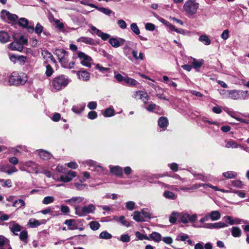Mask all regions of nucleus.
<instances>
[{
    "label": "nucleus",
    "mask_w": 249,
    "mask_h": 249,
    "mask_svg": "<svg viewBox=\"0 0 249 249\" xmlns=\"http://www.w3.org/2000/svg\"><path fill=\"white\" fill-rule=\"evenodd\" d=\"M27 80L28 78L25 73L15 71L10 76L8 82L11 85L18 86L24 84Z\"/></svg>",
    "instance_id": "f257e3e1"
},
{
    "label": "nucleus",
    "mask_w": 249,
    "mask_h": 249,
    "mask_svg": "<svg viewBox=\"0 0 249 249\" xmlns=\"http://www.w3.org/2000/svg\"><path fill=\"white\" fill-rule=\"evenodd\" d=\"M69 79L64 75L54 78L52 82V89L56 91L64 88L69 83Z\"/></svg>",
    "instance_id": "f03ea898"
},
{
    "label": "nucleus",
    "mask_w": 249,
    "mask_h": 249,
    "mask_svg": "<svg viewBox=\"0 0 249 249\" xmlns=\"http://www.w3.org/2000/svg\"><path fill=\"white\" fill-rule=\"evenodd\" d=\"M225 93L228 94V98L233 100H245L247 98L248 93V90H227L224 91Z\"/></svg>",
    "instance_id": "7ed1b4c3"
},
{
    "label": "nucleus",
    "mask_w": 249,
    "mask_h": 249,
    "mask_svg": "<svg viewBox=\"0 0 249 249\" xmlns=\"http://www.w3.org/2000/svg\"><path fill=\"white\" fill-rule=\"evenodd\" d=\"M95 210V206L90 204L87 206H84L82 208L79 206H75V213L79 216L82 217L89 213H92Z\"/></svg>",
    "instance_id": "20e7f679"
},
{
    "label": "nucleus",
    "mask_w": 249,
    "mask_h": 249,
    "mask_svg": "<svg viewBox=\"0 0 249 249\" xmlns=\"http://www.w3.org/2000/svg\"><path fill=\"white\" fill-rule=\"evenodd\" d=\"M199 4L194 0H188L183 5V8L188 14H195L198 8Z\"/></svg>",
    "instance_id": "39448f33"
},
{
    "label": "nucleus",
    "mask_w": 249,
    "mask_h": 249,
    "mask_svg": "<svg viewBox=\"0 0 249 249\" xmlns=\"http://www.w3.org/2000/svg\"><path fill=\"white\" fill-rule=\"evenodd\" d=\"M22 164L24 166V168H25L24 170H27L30 173L38 174L41 172L40 167L33 161L24 162Z\"/></svg>",
    "instance_id": "423d86ee"
},
{
    "label": "nucleus",
    "mask_w": 249,
    "mask_h": 249,
    "mask_svg": "<svg viewBox=\"0 0 249 249\" xmlns=\"http://www.w3.org/2000/svg\"><path fill=\"white\" fill-rule=\"evenodd\" d=\"M76 53L81 60L80 63L84 66L90 68L91 62L92 61L91 57L81 51H77Z\"/></svg>",
    "instance_id": "0eeeda50"
},
{
    "label": "nucleus",
    "mask_w": 249,
    "mask_h": 249,
    "mask_svg": "<svg viewBox=\"0 0 249 249\" xmlns=\"http://www.w3.org/2000/svg\"><path fill=\"white\" fill-rule=\"evenodd\" d=\"M197 218V215L196 213L191 215L188 213H182L180 214V222L184 224H186L189 222H195Z\"/></svg>",
    "instance_id": "6e6552de"
},
{
    "label": "nucleus",
    "mask_w": 249,
    "mask_h": 249,
    "mask_svg": "<svg viewBox=\"0 0 249 249\" xmlns=\"http://www.w3.org/2000/svg\"><path fill=\"white\" fill-rule=\"evenodd\" d=\"M132 97L136 100H141L144 104L147 103L149 99V96L147 93L141 90L135 91L132 95Z\"/></svg>",
    "instance_id": "1a4fd4ad"
},
{
    "label": "nucleus",
    "mask_w": 249,
    "mask_h": 249,
    "mask_svg": "<svg viewBox=\"0 0 249 249\" xmlns=\"http://www.w3.org/2000/svg\"><path fill=\"white\" fill-rule=\"evenodd\" d=\"M76 175L74 171H69L65 175H62L59 178L55 179L56 181L68 182L71 181Z\"/></svg>",
    "instance_id": "9d476101"
},
{
    "label": "nucleus",
    "mask_w": 249,
    "mask_h": 249,
    "mask_svg": "<svg viewBox=\"0 0 249 249\" xmlns=\"http://www.w3.org/2000/svg\"><path fill=\"white\" fill-rule=\"evenodd\" d=\"M125 40L122 38L111 37L109 39V44L114 48H118L123 45Z\"/></svg>",
    "instance_id": "9b49d317"
},
{
    "label": "nucleus",
    "mask_w": 249,
    "mask_h": 249,
    "mask_svg": "<svg viewBox=\"0 0 249 249\" xmlns=\"http://www.w3.org/2000/svg\"><path fill=\"white\" fill-rule=\"evenodd\" d=\"M84 197L75 196L72 197L71 199L66 200L65 202L66 203L73 206L75 208V206H77V205L82 203L84 201Z\"/></svg>",
    "instance_id": "f8f14e48"
},
{
    "label": "nucleus",
    "mask_w": 249,
    "mask_h": 249,
    "mask_svg": "<svg viewBox=\"0 0 249 249\" xmlns=\"http://www.w3.org/2000/svg\"><path fill=\"white\" fill-rule=\"evenodd\" d=\"M0 249H12L9 240L2 235H0Z\"/></svg>",
    "instance_id": "ddd939ff"
},
{
    "label": "nucleus",
    "mask_w": 249,
    "mask_h": 249,
    "mask_svg": "<svg viewBox=\"0 0 249 249\" xmlns=\"http://www.w3.org/2000/svg\"><path fill=\"white\" fill-rule=\"evenodd\" d=\"M59 62L63 68L70 69L73 68L75 64L74 62L72 61L69 62L68 60V55L60 59Z\"/></svg>",
    "instance_id": "4468645a"
},
{
    "label": "nucleus",
    "mask_w": 249,
    "mask_h": 249,
    "mask_svg": "<svg viewBox=\"0 0 249 249\" xmlns=\"http://www.w3.org/2000/svg\"><path fill=\"white\" fill-rule=\"evenodd\" d=\"M76 74L79 79L84 81H89L90 77V73L86 71H77Z\"/></svg>",
    "instance_id": "2eb2a0df"
},
{
    "label": "nucleus",
    "mask_w": 249,
    "mask_h": 249,
    "mask_svg": "<svg viewBox=\"0 0 249 249\" xmlns=\"http://www.w3.org/2000/svg\"><path fill=\"white\" fill-rule=\"evenodd\" d=\"M9 228L11 231L15 234L18 235V232L20 231L21 230V226L16 223L15 221H12L10 223Z\"/></svg>",
    "instance_id": "dca6fc26"
},
{
    "label": "nucleus",
    "mask_w": 249,
    "mask_h": 249,
    "mask_svg": "<svg viewBox=\"0 0 249 249\" xmlns=\"http://www.w3.org/2000/svg\"><path fill=\"white\" fill-rule=\"evenodd\" d=\"M9 48L11 50L21 52L23 50V46L18 41H15L9 44Z\"/></svg>",
    "instance_id": "f3484780"
},
{
    "label": "nucleus",
    "mask_w": 249,
    "mask_h": 249,
    "mask_svg": "<svg viewBox=\"0 0 249 249\" xmlns=\"http://www.w3.org/2000/svg\"><path fill=\"white\" fill-rule=\"evenodd\" d=\"M64 223L68 226V229L70 230H74L78 229L77 225L75 223V220L74 219L66 220Z\"/></svg>",
    "instance_id": "a211bd4d"
},
{
    "label": "nucleus",
    "mask_w": 249,
    "mask_h": 249,
    "mask_svg": "<svg viewBox=\"0 0 249 249\" xmlns=\"http://www.w3.org/2000/svg\"><path fill=\"white\" fill-rule=\"evenodd\" d=\"M89 163L90 165V170L96 171L97 173H101L103 171L102 167L100 165H96V162L93 160H89Z\"/></svg>",
    "instance_id": "6ab92c4d"
},
{
    "label": "nucleus",
    "mask_w": 249,
    "mask_h": 249,
    "mask_svg": "<svg viewBox=\"0 0 249 249\" xmlns=\"http://www.w3.org/2000/svg\"><path fill=\"white\" fill-rule=\"evenodd\" d=\"M37 152H38L40 158L43 160H48L50 159L52 157L51 153L47 151L39 150V151H37Z\"/></svg>",
    "instance_id": "aec40b11"
},
{
    "label": "nucleus",
    "mask_w": 249,
    "mask_h": 249,
    "mask_svg": "<svg viewBox=\"0 0 249 249\" xmlns=\"http://www.w3.org/2000/svg\"><path fill=\"white\" fill-rule=\"evenodd\" d=\"M78 42H83L86 44L93 45L94 44V40L90 37L82 36L77 39Z\"/></svg>",
    "instance_id": "412c9836"
},
{
    "label": "nucleus",
    "mask_w": 249,
    "mask_h": 249,
    "mask_svg": "<svg viewBox=\"0 0 249 249\" xmlns=\"http://www.w3.org/2000/svg\"><path fill=\"white\" fill-rule=\"evenodd\" d=\"M43 222H41L39 220L35 218H30L28 221V226L32 228H36L40 226L41 224L44 223L45 221L43 220Z\"/></svg>",
    "instance_id": "4be33fe9"
},
{
    "label": "nucleus",
    "mask_w": 249,
    "mask_h": 249,
    "mask_svg": "<svg viewBox=\"0 0 249 249\" xmlns=\"http://www.w3.org/2000/svg\"><path fill=\"white\" fill-rule=\"evenodd\" d=\"M54 53L58 57L59 61L68 55V53L65 50L60 49H56Z\"/></svg>",
    "instance_id": "5701e85b"
},
{
    "label": "nucleus",
    "mask_w": 249,
    "mask_h": 249,
    "mask_svg": "<svg viewBox=\"0 0 249 249\" xmlns=\"http://www.w3.org/2000/svg\"><path fill=\"white\" fill-rule=\"evenodd\" d=\"M208 213L210 219L212 221L219 220L221 217V214L218 211H213Z\"/></svg>",
    "instance_id": "b1692460"
},
{
    "label": "nucleus",
    "mask_w": 249,
    "mask_h": 249,
    "mask_svg": "<svg viewBox=\"0 0 249 249\" xmlns=\"http://www.w3.org/2000/svg\"><path fill=\"white\" fill-rule=\"evenodd\" d=\"M110 172L117 176L122 177L123 175L122 168L118 166L110 167Z\"/></svg>",
    "instance_id": "393cba45"
},
{
    "label": "nucleus",
    "mask_w": 249,
    "mask_h": 249,
    "mask_svg": "<svg viewBox=\"0 0 249 249\" xmlns=\"http://www.w3.org/2000/svg\"><path fill=\"white\" fill-rule=\"evenodd\" d=\"M113 219L116 222L120 223L122 225L125 227H128L129 226V222L125 219V217L124 216H121L119 217L115 216Z\"/></svg>",
    "instance_id": "a878e982"
},
{
    "label": "nucleus",
    "mask_w": 249,
    "mask_h": 249,
    "mask_svg": "<svg viewBox=\"0 0 249 249\" xmlns=\"http://www.w3.org/2000/svg\"><path fill=\"white\" fill-rule=\"evenodd\" d=\"M9 39L8 34L4 31H0V42L2 43L7 42Z\"/></svg>",
    "instance_id": "bb28decb"
},
{
    "label": "nucleus",
    "mask_w": 249,
    "mask_h": 249,
    "mask_svg": "<svg viewBox=\"0 0 249 249\" xmlns=\"http://www.w3.org/2000/svg\"><path fill=\"white\" fill-rule=\"evenodd\" d=\"M42 55L43 56L44 58L46 59H50L53 63L55 62V60L53 57V55L49 51L47 50L43 51L42 53Z\"/></svg>",
    "instance_id": "cd10ccee"
},
{
    "label": "nucleus",
    "mask_w": 249,
    "mask_h": 249,
    "mask_svg": "<svg viewBox=\"0 0 249 249\" xmlns=\"http://www.w3.org/2000/svg\"><path fill=\"white\" fill-rule=\"evenodd\" d=\"M133 218L137 222H142L144 221L142 213L138 211L134 212L133 215Z\"/></svg>",
    "instance_id": "c85d7f7f"
},
{
    "label": "nucleus",
    "mask_w": 249,
    "mask_h": 249,
    "mask_svg": "<svg viewBox=\"0 0 249 249\" xmlns=\"http://www.w3.org/2000/svg\"><path fill=\"white\" fill-rule=\"evenodd\" d=\"M150 238L155 242H159L161 240V235L158 232H153L150 234Z\"/></svg>",
    "instance_id": "c756f323"
},
{
    "label": "nucleus",
    "mask_w": 249,
    "mask_h": 249,
    "mask_svg": "<svg viewBox=\"0 0 249 249\" xmlns=\"http://www.w3.org/2000/svg\"><path fill=\"white\" fill-rule=\"evenodd\" d=\"M193 60L192 65L196 69L200 68L203 64L204 60L203 59L197 60L195 58H193Z\"/></svg>",
    "instance_id": "7c9ffc66"
},
{
    "label": "nucleus",
    "mask_w": 249,
    "mask_h": 249,
    "mask_svg": "<svg viewBox=\"0 0 249 249\" xmlns=\"http://www.w3.org/2000/svg\"><path fill=\"white\" fill-rule=\"evenodd\" d=\"M168 124V121L166 117H161L158 121L159 125L162 128L166 127Z\"/></svg>",
    "instance_id": "2f4dec72"
},
{
    "label": "nucleus",
    "mask_w": 249,
    "mask_h": 249,
    "mask_svg": "<svg viewBox=\"0 0 249 249\" xmlns=\"http://www.w3.org/2000/svg\"><path fill=\"white\" fill-rule=\"evenodd\" d=\"M231 234L235 237H239L241 234V230L238 227H233L231 229Z\"/></svg>",
    "instance_id": "473e14b6"
},
{
    "label": "nucleus",
    "mask_w": 249,
    "mask_h": 249,
    "mask_svg": "<svg viewBox=\"0 0 249 249\" xmlns=\"http://www.w3.org/2000/svg\"><path fill=\"white\" fill-rule=\"evenodd\" d=\"M225 147L226 148H235L238 147H241V146L240 145L237 144L235 141L233 140H230L227 142Z\"/></svg>",
    "instance_id": "72a5a7b5"
},
{
    "label": "nucleus",
    "mask_w": 249,
    "mask_h": 249,
    "mask_svg": "<svg viewBox=\"0 0 249 249\" xmlns=\"http://www.w3.org/2000/svg\"><path fill=\"white\" fill-rule=\"evenodd\" d=\"M163 195L165 198L168 199L174 200L176 199L177 198V196L174 193L168 191H165L163 193Z\"/></svg>",
    "instance_id": "f704fd0d"
},
{
    "label": "nucleus",
    "mask_w": 249,
    "mask_h": 249,
    "mask_svg": "<svg viewBox=\"0 0 249 249\" xmlns=\"http://www.w3.org/2000/svg\"><path fill=\"white\" fill-rule=\"evenodd\" d=\"M179 216L178 213L173 212L169 217V222L171 224H174L176 223L177 218Z\"/></svg>",
    "instance_id": "c9c22d12"
},
{
    "label": "nucleus",
    "mask_w": 249,
    "mask_h": 249,
    "mask_svg": "<svg viewBox=\"0 0 249 249\" xmlns=\"http://www.w3.org/2000/svg\"><path fill=\"white\" fill-rule=\"evenodd\" d=\"M223 176L227 178H234L237 176L236 173L233 171H228L222 174Z\"/></svg>",
    "instance_id": "e433bc0d"
},
{
    "label": "nucleus",
    "mask_w": 249,
    "mask_h": 249,
    "mask_svg": "<svg viewBox=\"0 0 249 249\" xmlns=\"http://www.w3.org/2000/svg\"><path fill=\"white\" fill-rule=\"evenodd\" d=\"M25 203L23 200L19 199L18 200H15L13 204V207H18V208H21L22 207L25 206Z\"/></svg>",
    "instance_id": "4c0bfd02"
},
{
    "label": "nucleus",
    "mask_w": 249,
    "mask_h": 249,
    "mask_svg": "<svg viewBox=\"0 0 249 249\" xmlns=\"http://www.w3.org/2000/svg\"><path fill=\"white\" fill-rule=\"evenodd\" d=\"M124 82L132 86H136L138 84L136 80L127 76L125 77Z\"/></svg>",
    "instance_id": "58836bf2"
},
{
    "label": "nucleus",
    "mask_w": 249,
    "mask_h": 249,
    "mask_svg": "<svg viewBox=\"0 0 249 249\" xmlns=\"http://www.w3.org/2000/svg\"><path fill=\"white\" fill-rule=\"evenodd\" d=\"M199 40L201 42H203L206 45H210L211 42V40L206 35L201 36L199 37Z\"/></svg>",
    "instance_id": "ea45409f"
},
{
    "label": "nucleus",
    "mask_w": 249,
    "mask_h": 249,
    "mask_svg": "<svg viewBox=\"0 0 249 249\" xmlns=\"http://www.w3.org/2000/svg\"><path fill=\"white\" fill-rule=\"evenodd\" d=\"M54 201V197L53 196H47L45 197L43 200L42 203L45 205L53 203Z\"/></svg>",
    "instance_id": "a19ab883"
},
{
    "label": "nucleus",
    "mask_w": 249,
    "mask_h": 249,
    "mask_svg": "<svg viewBox=\"0 0 249 249\" xmlns=\"http://www.w3.org/2000/svg\"><path fill=\"white\" fill-rule=\"evenodd\" d=\"M84 105H80L79 106H73L72 108V110L75 113H80L84 110Z\"/></svg>",
    "instance_id": "79ce46f5"
},
{
    "label": "nucleus",
    "mask_w": 249,
    "mask_h": 249,
    "mask_svg": "<svg viewBox=\"0 0 249 249\" xmlns=\"http://www.w3.org/2000/svg\"><path fill=\"white\" fill-rule=\"evenodd\" d=\"M130 28L134 33L137 35H139L140 31L137 25L135 23H133L130 25Z\"/></svg>",
    "instance_id": "37998d69"
},
{
    "label": "nucleus",
    "mask_w": 249,
    "mask_h": 249,
    "mask_svg": "<svg viewBox=\"0 0 249 249\" xmlns=\"http://www.w3.org/2000/svg\"><path fill=\"white\" fill-rule=\"evenodd\" d=\"M224 219L226 223H229L230 225H233L234 224H239V222H235L231 216H225L224 217Z\"/></svg>",
    "instance_id": "c03bdc74"
},
{
    "label": "nucleus",
    "mask_w": 249,
    "mask_h": 249,
    "mask_svg": "<svg viewBox=\"0 0 249 249\" xmlns=\"http://www.w3.org/2000/svg\"><path fill=\"white\" fill-rule=\"evenodd\" d=\"M194 177H198L197 179L201 180L203 181H206L208 180H210V176H205L201 174H196L195 173L193 174Z\"/></svg>",
    "instance_id": "a18cd8bd"
},
{
    "label": "nucleus",
    "mask_w": 249,
    "mask_h": 249,
    "mask_svg": "<svg viewBox=\"0 0 249 249\" xmlns=\"http://www.w3.org/2000/svg\"><path fill=\"white\" fill-rule=\"evenodd\" d=\"M99 237L101 239H109L112 237V235L107 231H104L100 234Z\"/></svg>",
    "instance_id": "49530a36"
},
{
    "label": "nucleus",
    "mask_w": 249,
    "mask_h": 249,
    "mask_svg": "<svg viewBox=\"0 0 249 249\" xmlns=\"http://www.w3.org/2000/svg\"><path fill=\"white\" fill-rule=\"evenodd\" d=\"M104 116L106 117H111L114 115V109L112 108H107L105 110Z\"/></svg>",
    "instance_id": "de8ad7c7"
},
{
    "label": "nucleus",
    "mask_w": 249,
    "mask_h": 249,
    "mask_svg": "<svg viewBox=\"0 0 249 249\" xmlns=\"http://www.w3.org/2000/svg\"><path fill=\"white\" fill-rule=\"evenodd\" d=\"M135 235H136V237L139 240H144V239L148 240H149V237L147 236H146V235H144V234H143L141 233L139 231H136L135 232Z\"/></svg>",
    "instance_id": "09e8293b"
},
{
    "label": "nucleus",
    "mask_w": 249,
    "mask_h": 249,
    "mask_svg": "<svg viewBox=\"0 0 249 249\" xmlns=\"http://www.w3.org/2000/svg\"><path fill=\"white\" fill-rule=\"evenodd\" d=\"M28 20L24 18H20L18 21L19 25L24 28H25V27H27V25L28 24Z\"/></svg>",
    "instance_id": "8fccbe9b"
},
{
    "label": "nucleus",
    "mask_w": 249,
    "mask_h": 249,
    "mask_svg": "<svg viewBox=\"0 0 249 249\" xmlns=\"http://www.w3.org/2000/svg\"><path fill=\"white\" fill-rule=\"evenodd\" d=\"M28 237V233L27 231H22L19 235V238L21 240L23 241L25 243H27V238Z\"/></svg>",
    "instance_id": "3c124183"
},
{
    "label": "nucleus",
    "mask_w": 249,
    "mask_h": 249,
    "mask_svg": "<svg viewBox=\"0 0 249 249\" xmlns=\"http://www.w3.org/2000/svg\"><path fill=\"white\" fill-rule=\"evenodd\" d=\"M89 226L93 231L97 230L100 227V224L97 221H92L89 223Z\"/></svg>",
    "instance_id": "603ef678"
},
{
    "label": "nucleus",
    "mask_w": 249,
    "mask_h": 249,
    "mask_svg": "<svg viewBox=\"0 0 249 249\" xmlns=\"http://www.w3.org/2000/svg\"><path fill=\"white\" fill-rule=\"evenodd\" d=\"M43 27L39 23H37L35 28V33L38 36L43 32Z\"/></svg>",
    "instance_id": "864d4df0"
},
{
    "label": "nucleus",
    "mask_w": 249,
    "mask_h": 249,
    "mask_svg": "<svg viewBox=\"0 0 249 249\" xmlns=\"http://www.w3.org/2000/svg\"><path fill=\"white\" fill-rule=\"evenodd\" d=\"M96 69L100 71L104 72L105 71L110 72L111 70L108 68H105L101 66L100 64H97L95 66Z\"/></svg>",
    "instance_id": "5fc2aeb1"
},
{
    "label": "nucleus",
    "mask_w": 249,
    "mask_h": 249,
    "mask_svg": "<svg viewBox=\"0 0 249 249\" xmlns=\"http://www.w3.org/2000/svg\"><path fill=\"white\" fill-rule=\"evenodd\" d=\"M126 208L129 211H132L135 209V203L132 201H129L125 203Z\"/></svg>",
    "instance_id": "6e6d98bb"
},
{
    "label": "nucleus",
    "mask_w": 249,
    "mask_h": 249,
    "mask_svg": "<svg viewBox=\"0 0 249 249\" xmlns=\"http://www.w3.org/2000/svg\"><path fill=\"white\" fill-rule=\"evenodd\" d=\"M123 51L124 55L130 60L131 58H130V54L131 53V48L128 46H125L123 48Z\"/></svg>",
    "instance_id": "4d7b16f0"
},
{
    "label": "nucleus",
    "mask_w": 249,
    "mask_h": 249,
    "mask_svg": "<svg viewBox=\"0 0 249 249\" xmlns=\"http://www.w3.org/2000/svg\"><path fill=\"white\" fill-rule=\"evenodd\" d=\"M120 240L123 242H128L130 240V236L128 234H124L120 236Z\"/></svg>",
    "instance_id": "13d9d810"
},
{
    "label": "nucleus",
    "mask_w": 249,
    "mask_h": 249,
    "mask_svg": "<svg viewBox=\"0 0 249 249\" xmlns=\"http://www.w3.org/2000/svg\"><path fill=\"white\" fill-rule=\"evenodd\" d=\"M5 13L8 14L7 18L12 21H15L18 19V16L12 13H10L9 12H4Z\"/></svg>",
    "instance_id": "bf43d9fd"
},
{
    "label": "nucleus",
    "mask_w": 249,
    "mask_h": 249,
    "mask_svg": "<svg viewBox=\"0 0 249 249\" xmlns=\"http://www.w3.org/2000/svg\"><path fill=\"white\" fill-rule=\"evenodd\" d=\"M142 214L143 217V218H150L151 214L147 209H142Z\"/></svg>",
    "instance_id": "052dcab7"
},
{
    "label": "nucleus",
    "mask_w": 249,
    "mask_h": 249,
    "mask_svg": "<svg viewBox=\"0 0 249 249\" xmlns=\"http://www.w3.org/2000/svg\"><path fill=\"white\" fill-rule=\"evenodd\" d=\"M46 68L45 74L47 76H51L53 72V70L52 67L50 65H47Z\"/></svg>",
    "instance_id": "680f3d73"
},
{
    "label": "nucleus",
    "mask_w": 249,
    "mask_h": 249,
    "mask_svg": "<svg viewBox=\"0 0 249 249\" xmlns=\"http://www.w3.org/2000/svg\"><path fill=\"white\" fill-rule=\"evenodd\" d=\"M114 76L116 79L119 82L124 81L125 77L123 76L121 74L117 73L116 71H114Z\"/></svg>",
    "instance_id": "e2e57ef3"
},
{
    "label": "nucleus",
    "mask_w": 249,
    "mask_h": 249,
    "mask_svg": "<svg viewBox=\"0 0 249 249\" xmlns=\"http://www.w3.org/2000/svg\"><path fill=\"white\" fill-rule=\"evenodd\" d=\"M213 225L214 229H219L228 226V225L226 223L222 222L213 223Z\"/></svg>",
    "instance_id": "0e129e2a"
},
{
    "label": "nucleus",
    "mask_w": 249,
    "mask_h": 249,
    "mask_svg": "<svg viewBox=\"0 0 249 249\" xmlns=\"http://www.w3.org/2000/svg\"><path fill=\"white\" fill-rule=\"evenodd\" d=\"M98 10L107 15H109L112 13V11L109 9L104 7H100L98 8Z\"/></svg>",
    "instance_id": "69168bd1"
},
{
    "label": "nucleus",
    "mask_w": 249,
    "mask_h": 249,
    "mask_svg": "<svg viewBox=\"0 0 249 249\" xmlns=\"http://www.w3.org/2000/svg\"><path fill=\"white\" fill-rule=\"evenodd\" d=\"M117 24L122 29H124L127 27L126 22L123 19H119L117 21Z\"/></svg>",
    "instance_id": "338daca9"
},
{
    "label": "nucleus",
    "mask_w": 249,
    "mask_h": 249,
    "mask_svg": "<svg viewBox=\"0 0 249 249\" xmlns=\"http://www.w3.org/2000/svg\"><path fill=\"white\" fill-rule=\"evenodd\" d=\"M157 107L158 106L155 104L151 103L146 107V109L148 111L152 112L156 109Z\"/></svg>",
    "instance_id": "774afa93"
}]
</instances>
